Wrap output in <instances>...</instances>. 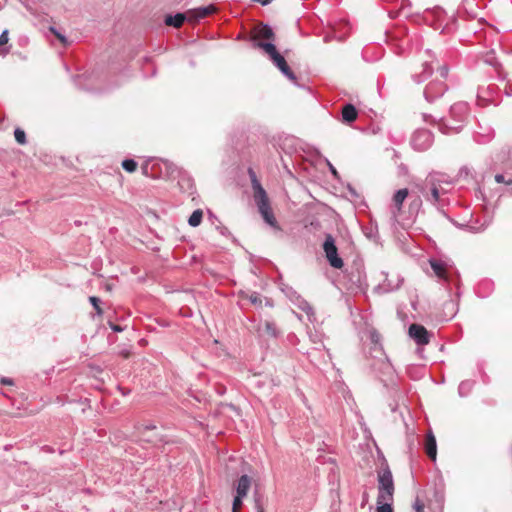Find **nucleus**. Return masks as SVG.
I'll return each instance as SVG.
<instances>
[{"label":"nucleus","instance_id":"6ab92c4d","mask_svg":"<svg viewBox=\"0 0 512 512\" xmlns=\"http://www.w3.org/2000/svg\"><path fill=\"white\" fill-rule=\"evenodd\" d=\"M358 116L357 110L354 105L346 104L342 109V119L346 123H352Z\"/></svg>","mask_w":512,"mask_h":512},{"label":"nucleus","instance_id":"603ef678","mask_svg":"<svg viewBox=\"0 0 512 512\" xmlns=\"http://www.w3.org/2000/svg\"><path fill=\"white\" fill-rule=\"evenodd\" d=\"M506 94H507L508 96H511V95H512V90H508V92H506Z\"/></svg>","mask_w":512,"mask_h":512},{"label":"nucleus","instance_id":"3c124183","mask_svg":"<svg viewBox=\"0 0 512 512\" xmlns=\"http://www.w3.org/2000/svg\"><path fill=\"white\" fill-rule=\"evenodd\" d=\"M506 94H507L508 96H511V95H512V90H508V92H506Z\"/></svg>","mask_w":512,"mask_h":512},{"label":"nucleus","instance_id":"37998d69","mask_svg":"<svg viewBox=\"0 0 512 512\" xmlns=\"http://www.w3.org/2000/svg\"><path fill=\"white\" fill-rule=\"evenodd\" d=\"M217 229L220 231L222 235H225L228 232V229L226 227H217Z\"/></svg>","mask_w":512,"mask_h":512},{"label":"nucleus","instance_id":"de8ad7c7","mask_svg":"<svg viewBox=\"0 0 512 512\" xmlns=\"http://www.w3.org/2000/svg\"><path fill=\"white\" fill-rule=\"evenodd\" d=\"M97 313H98V317H100L102 315V310H101V308L99 306H98Z\"/></svg>","mask_w":512,"mask_h":512},{"label":"nucleus","instance_id":"c03bdc74","mask_svg":"<svg viewBox=\"0 0 512 512\" xmlns=\"http://www.w3.org/2000/svg\"><path fill=\"white\" fill-rule=\"evenodd\" d=\"M390 407H391V411L395 412L397 409V404H393V405L391 404Z\"/></svg>","mask_w":512,"mask_h":512},{"label":"nucleus","instance_id":"9b49d317","mask_svg":"<svg viewBox=\"0 0 512 512\" xmlns=\"http://www.w3.org/2000/svg\"><path fill=\"white\" fill-rule=\"evenodd\" d=\"M447 90L446 84L441 80L431 81L424 90V97L428 102H433L441 97Z\"/></svg>","mask_w":512,"mask_h":512},{"label":"nucleus","instance_id":"dca6fc26","mask_svg":"<svg viewBox=\"0 0 512 512\" xmlns=\"http://www.w3.org/2000/svg\"><path fill=\"white\" fill-rule=\"evenodd\" d=\"M251 486V478L248 475H242L236 485V495L246 497Z\"/></svg>","mask_w":512,"mask_h":512},{"label":"nucleus","instance_id":"79ce46f5","mask_svg":"<svg viewBox=\"0 0 512 512\" xmlns=\"http://www.w3.org/2000/svg\"><path fill=\"white\" fill-rule=\"evenodd\" d=\"M89 301L92 304V306L96 309V296H90Z\"/></svg>","mask_w":512,"mask_h":512},{"label":"nucleus","instance_id":"b1692460","mask_svg":"<svg viewBox=\"0 0 512 512\" xmlns=\"http://www.w3.org/2000/svg\"><path fill=\"white\" fill-rule=\"evenodd\" d=\"M484 62L490 66L497 68L500 64L495 56V52L489 51L484 56Z\"/></svg>","mask_w":512,"mask_h":512},{"label":"nucleus","instance_id":"f257e3e1","mask_svg":"<svg viewBox=\"0 0 512 512\" xmlns=\"http://www.w3.org/2000/svg\"><path fill=\"white\" fill-rule=\"evenodd\" d=\"M444 184H450L447 175L439 172H431L426 176L423 182L417 184V188L426 201L439 207L442 202L441 196L446 194V190L443 187Z\"/></svg>","mask_w":512,"mask_h":512},{"label":"nucleus","instance_id":"2eb2a0df","mask_svg":"<svg viewBox=\"0 0 512 512\" xmlns=\"http://www.w3.org/2000/svg\"><path fill=\"white\" fill-rule=\"evenodd\" d=\"M421 71L418 72L417 70H415L412 74V78L414 80V82L420 84L422 83L423 81H425L431 74H432V71H433V68L431 66V62L428 61V60H425L422 64H421Z\"/></svg>","mask_w":512,"mask_h":512},{"label":"nucleus","instance_id":"c85d7f7f","mask_svg":"<svg viewBox=\"0 0 512 512\" xmlns=\"http://www.w3.org/2000/svg\"><path fill=\"white\" fill-rule=\"evenodd\" d=\"M243 496L236 495L232 504V512H239V508L242 505Z\"/></svg>","mask_w":512,"mask_h":512},{"label":"nucleus","instance_id":"aec40b11","mask_svg":"<svg viewBox=\"0 0 512 512\" xmlns=\"http://www.w3.org/2000/svg\"><path fill=\"white\" fill-rule=\"evenodd\" d=\"M256 36L258 38L273 40L275 37V34H274L271 26H269L268 24H262L257 27Z\"/></svg>","mask_w":512,"mask_h":512},{"label":"nucleus","instance_id":"f704fd0d","mask_svg":"<svg viewBox=\"0 0 512 512\" xmlns=\"http://www.w3.org/2000/svg\"><path fill=\"white\" fill-rule=\"evenodd\" d=\"M412 5L410 0H401L400 12L405 13V10L410 8Z\"/></svg>","mask_w":512,"mask_h":512},{"label":"nucleus","instance_id":"7c9ffc66","mask_svg":"<svg viewBox=\"0 0 512 512\" xmlns=\"http://www.w3.org/2000/svg\"><path fill=\"white\" fill-rule=\"evenodd\" d=\"M50 31L57 37V39L66 46L68 44L67 39L64 35L59 33L54 27H50Z\"/></svg>","mask_w":512,"mask_h":512},{"label":"nucleus","instance_id":"a211bd4d","mask_svg":"<svg viewBox=\"0 0 512 512\" xmlns=\"http://www.w3.org/2000/svg\"><path fill=\"white\" fill-rule=\"evenodd\" d=\"M425 450H426V454L428 455V457L430 459H432L433 461H435L436 455H437V445H436V439L432 433H429L427 435L426 443H425Z\"/></svg>","mask_w":512,"mask_h":512},{"label":"nucleus","instance_id":"f3484780","mask_svg":"<svg viewBox=\"0 0 512 512\" xmlns=\"http://www.w3.org/2000/svg\"><path fill=\"white\" fill-rule=\"evenodd\" d=\"M185 20H188V11L186 13H177L174 16L168 15L165 18V24L179 28L182 26Z\"/></svg>","mask_w":512,"mask_h":512},{"label":"nucleus","instance_id":"8fccbe9b","mask_svg":"<svg viewBox=\"0 0 512 512\" xmlns=\"http://www.w3.org/2000/svg\"><path fill=\"white\" fill-rule=\"evenodd\" d=\"M506 185H512V179H509L508 182H506Z\"/></svg>","mask_w":512,"mask_h":512},{"label":"nucleus","instance_id":"4c0bfd02","mask_svg":"<svg viewBox=\"0 0 512 512\" xmlns=\"http://www.w3.org/2000/svg\"><path fill=\"white\" fill-rule=\"evenodd\" d=\"M439 74L442 78H446L447 75H448V67L447 66H442L440 67L439 69Z\"/></svg>","mask_w":512,"mask_h":512},{"label":"nucleus","instance_id":"5fc2aeb1","mask_svg":"<svg viewBox=\"0 0 512 512\" xmlns=\"http://www.w3.org/2000/svg\"><path fill=\"white\" fill-rule=\"evenodd\" d=\"M146 428L147 429H153V428H155V426H147Z\"/></svg>","mask_w":512,"mask_h":512},{"label":"nucleus","instance_id":"a18cd8bd","mask_svg":"<svg viewBox=\"0 0 512 512\" xmlns=\"http://www.w3.org/2000/svg\"><path fill=\"white\" fill-rule=\"evenodd\" d=\"M330 170H331V172H332L334 175H336V174H337L336 169H335L331 164H330Z\"/></svg>","mask_w":512,"mask_h":512},{"label":"nucleus","instance_id":"c756f323","mask_svg":"<svg viewBox=\"0 0 512 512\" xmlns=\"http://www.w3.org/2000/svg\"><path fill=\"white\" fill-rule=\"evenodd\" d=\"M400 286V282H398L396 285L392 286L390 285V283H383L379 286V288L383 291V292H390V291H393L397 288H399Z\"/></svg>","mask_w":512,"mask_h":512},{"label":"nucleus","instance_id":"6e6552de","mask_svg":"<svg viewBox=\"0 0 512 512\" xmlns=\"http://www.w3.org/2000/svg\"><path fill=\"white\" fill-rule=\"evenodd\" d=\"M434 137L427 129H417L411 138V145L414 150L425 151L433 144Z\"/></svg>","mask_w":512,"mask_h":512},{"label":"nucleus","instance_id":"bb28decb","mask_svg":"<svg viewBox=\"0 0 512 512\" xmlns=\"http://www.w3.org/2000/svg\"><path fill=\"white\" fill-rule=\"evenodd\" d=\"M377 512H393L392 502H382L377 504Z\"/></svg>","mask_w":512,"mask_h":512},{"label":"nucleus","instance_id":"39448f33","mask_svg":"<svg viewBox=\"0 0 512 512\" xmlns=\"http://www.w3.org/2000/svg\"><path fill=\"white\" fill-rule=\"evenodd\" d=\"M377 480V504L382 502H393L395 486L392 472L387 464H385V466L380 471H378Z\"/></svg>","mask_w":512,"mask_h":512},{"label":"nucleus","instance_id":"ea45409f","mask_svg":"<svg viewBox=\"0 0 512 512\" xmlns=\"http://www.w3.org/2000/svg\"><path fill=\"white\" fill-rule=\"evenodd\" d=\"M414 509H415L416 511L420 512V511L423 509V504H422V503H420L419 501H416V502L414 503Z\"/></svg>","mask_w":512,"mask_h":512},{"label":"nucleus","instance_id":"864d4df0","mask_svg":"<svg viewBox=\"0 0 512 512\" xmlns=\"http://www.w3.org/2000/svg\"><path fill=\"white\" fill-rule=\"evenodd\" d=\"M257 512H264V510H263V508L258 507V511Z\"/></svg>","mask_w":512,"mask_h":512},{"label":"nucleus","instance_id":"2f4dec72","mask_svg":"<svg viewBox=\"0 0 512 512\" xmlns=\"http://www.w3.org/2000/svg\"><path fill=\"white\" fill-rule=\"evenodd\" d=\"M422 119L425 123H429V124H437L438 125V123H439V120L437 121L434 116H432L431 114H427V113H422Z\"/></svg>","mask_w":512,"mask_h":512},{"label":"nucleus","instance_id":"cd10ccee","mask_svg":"<svg viewBox=\"0 0 512 512\" xmlns=\"http://www.w3.org/2000/svg\"><path fill=\"white\" fill-rule=\"evenodd\" d=\"M265 330L269 335L274 336V337L277 336L276 326L273 322H269V321L265 322Z\"/></svg>","mask_w":512,"mask_h":512},{"label":"nucleus","instance_id":"412c9836","mask_svg":"<svg viewBox=\"0 0 512 512\" xmlns=\"http://www.w3.org/2000/svg\"><path fill=\"white\" fill-rule=\"evenodd\" d=\"M429 262H430V266H431L434 274L439 279H446V268H445V265L441 261L435 260V259H432Z\"/></svg>","mask_w":512,"mask_h":512},{"label":"nucleus","instance_id":"09e8293b","mask_svg":"<svg viewBox=\"0 0 512 512\" xmlns=\"http://www.w3.org/2000/svg\"><path fill=\"white\" fill-rule=\"evenodd\" d=\"M142 170H143V173H144V174H147V167H146V166H145V167H142Z\"/></svg>","mask_w":512,"mask_h":512},{"label":"nucleus","instance_id":"a19ab883","mask_svg":"<svg viewBox=\"0 0 512 512\" xmlns=\"http://www.w3.org/2000/svg\"><path fill=\"white\" fill-rule=\"evenodd\" d=\"M1 383H2V384H5V385H12V384H13V381H12L11 379L2 378V379H1Z\"/></svg>","mask_w":512,"mask_h":512},{"label":"nucleus","instance_id":"7ed1b4c3","mask_svg":"<svg viewBox=\"0 0 512 512\" xmlns=\"http://www.w3.org/2000/svg\"><path fill=\"white\" fill-rule=\"evenodd\" d=\"M468 105L465 102H457L449 109L447 117L439 119L438 128L444 134L458 133L467 118Z\"/></svg>","mask_w":512,"mask_h":512},{"label":"nucleus","instance_id":"a878e982","mask_svg":"<svg viewBox=\"0 0 512 512\" xmlns=\"http://www.w3.org/2000/svg\"><path fill=\"white\" fill-rule=\"evenodd\" d=\"M14 136H15V140L20 145L26 144V134H25L24 130H22L20 128H16L15 131H14Z\"/></svg>","mask_w":512,"mask_h":512},{"label":"nucleus","instance_id":"4468645a","mask_svg":"<svg viewBox=\"0 0 512 512\" xmlns=\"http://www.w3.org/2000/svg\"><path fill=\"white\" fill-rule=\"evenodd\" d=\"M215 11H216V7L212 4L208 5L206 7H199V8L188 10V21L196 22V21L203 19L206 16L214 13Z\"/></svg>","mask_w":512,"mask_h":512},{"label":"nucleus","instance_id":"393cba45","mask_svg":"<svg viewBox=\"0 0 512 512\" xmlns=\"http://www.w3.org/2000/svg\"><path fill=\"white\" fill-rule=\"evenodd\" d=\"M122 167L127 172H134L137 169V162L133 159H125L122 162Z\"/></svg>","mask_w":512,"mask_h":512},{"label":"nucleus","instance_id":"e433bc0d","mask_svg":"<svg viewBox=\"0 0 512 512\" xmlns=\"http://www.w3.org/2000/svg\"><path fill=\"white\" fill-rule=\"evenodd\" d=\"M495 181L497 183H504V184H506V182H508V180L505 179L503 174H496L495 175Z\"/></svg>","mask_w":512,"mask_h":512},{"label":"nucleus","instance_id":"c9c22d12","mask_svg":"<svg viewBox=\"0 0 512 512\" xmlns=\"http://www.w3.org/2000/svg\"><path fill=\"white\" fill-rule=\"evenodd\" d=\"M249 300L253 303V304H261V299L259 297V295L257 293H252L250 296H249Z\"/></svg>","mask_w":512,"mask_h":512},{"label":"nucleus","instance_id":"9d476101","mask_svg":"<svg viewBox=\"0 0 512 512\" xmlns=\"http://www.w3.org/2000/svg\"><path fill=\"white\" fill-rule=\"evenodd\" d=\"M409 336L416 342L417 345L423 346L430 342L432 334L420 324H411L408 330Z\"/></svg>","mask_w":512,"mask_h":512},{"label":"nucleus","instance_id":"58836bf2","mask_svg":"<svg viewBox=\"0 0 512 512\" xmlns=\"http://www.w3.org/2000/svg\"><path fill=\"white\" fill-rule=\"evenodd\" d=\"M432 13L436 16V17H440V15L443 13L442 9L439 8V7H436L432 10Z\"/></svg>","mask_w":512,"mask_h":512},{"label":"nucleus","instance_id":"ddd939ff","mask_svg":"<svg viewBox=\"0 0 512 512\" xmlns=\"http://www.w3.org/2000/svg\"><path fill=\"white\" fill-rule=\"evenodd\" d=\"M107 326L113 333L122 332L126 329V326L114 323L110 317L102 318L100 326H98V334L106 335L109 342H114V339L110 333H107Z\"/></svg>","mask_w":512,"mask_h":512},{"label":"nucleus","instance_id":"4be33fe9","mask_svg":"<svg viewBox=\"0 0 512 512\" xmlns=\"http://www.w3.org/2000/svg\"><path fill=\"white\" fill-rule=\"evenodd\" d=\"M422 208V199L419 195L411 199L409 203V213L417 215Z\"/></svg>","mask_w":512,"mask_h":512},{"label":"nucleus","instance_id":"473e14b6","mask_svg":"<svg viewBox=\"0 0 512 512\" xmlns=\"http://www.w3.org/2000/svg\"><path fill=\"white\" fill-rule=\"evenodd\" d=\"M472 384L471 382L469 381H465V382H462L460 385H459V394L460 395H464V391L465 390H469L471 388Z\"/></svg>","mask_w":512,"mask_h":512},{"label":"nucleus","instance_id":"72a5a7b5","mask_svg":"<svg viewBox=\"0 0 512 512\" xmlns=\"http://www.w3.org/2000/svg\"><path fill=\"white\" fill-rule=\"evenodd\" d=\"M8 41H9L8 30H5L0 35V47L6 45L8 43Z\"/></svg>","mask_w":512,"mask_h":512},{"label":"nucleus","instance_id":"423d86ee","mask_svg":"<svg viewBox=\"0 0 512 512\" xmlns=\"http://www.w3.org/2000/svg\"><path fill=\"white\" fill-rule=\"evenodd\" d=\"M369 339L372 343L371 352L375 353L374 357L378 358L383 356V359H380V369L384 374L392 373V366L389 363L387 357L385 356L382 344H381V335L375 330L372 329L369 331Z\"/></svg>","mask_w":512,"mask_h":512},{"label":"nucleus","instance_id":"20e7f679","mask_svg":"<svg viewBox=\"0 0 512 512\" xmlns=\"http://www.w3.org/2000/svg\"><path fill=\"white\" fill-rule=\"evenodd\" d=\"M254 47L262 49L285 77L293 82L297 80L296 75L290 69L285 58L277 51L276 46L272 42H256Z\"/></svg>","mask_w":512,"mask_h":512},{"label":"nucleus","instance_id":"1a4fd4ad","mask_svg":"<svg viewBox=\"0 0 512 512\" xmlns=\"http://www.w3.org/2000/svg\"><path fill=\"white\" fill-rule=\"evenodd\" d=\"M288 299L297 306L300 310L304 311L308 317L314 315L312 306L293 288L288 287L284 290Z\"/></svg>","mask_w":512,"mask_h":512},{"label":"nucleus","instance_id":"5701e85b","mask_svg":"<svg viewBox=\"0 0 512 512\" xmlns=\"http://www.w3.org/2000/svg\"><path fill=\"white\" fill-rule=\"evenodd\" d=\"M203 218V212L200 209H196L193 211V213L190 215L188 219V224L192 227H197L200 225Z\"/></svg>","mask_w":512,"mask_h":512},{"label":"nucleus","instance_id":"f03ea898","mask_svg":"<svg viewBox=\"0 0 512 512\" xmlns=\"http://www.w3.org/2000/svg\"><path fill=\"white\" fill-rule=\"evenodd\" d=\"M248 174L252 184L254 201L260 215L269 226L276 230H280L277 220L273 214L267 193L257 179L256 173L253 169L249 168Z\"/></svg>","mask_w":512,"mask_h":512},{"label":"nucleus","instance_id":"f8f14e48","mask_svg":"<svg viewBox=\"0 0 512 512\" xmlns=\"http://www.w3.org/2000/svg\"><path fill=\"white\" fill-rule=\"evenodd\" d=\"M408 195L409 191L407 188L399 189L394 193L391 208V214L394 218H397L401 214L403 203Z\"/></svg>","mask_w":512,"mask_h":512},{"label":"nucleus","instance_id":"0eeeda50","mask_svg":"<svg viewBox=\"0 0 512 512\" xmlns=\"http://www.w3.org/2000/svg\"><path fill=\"white\" fill-rule=\"evenodd\" d=\"M323 250L329 264L336 269H341L344 265L342 258L338 255V249L335 245V239L331 234H326L323 243Z\"/></svg>","mask_w":512,"mask_h":512},{"label":"nucleus","instance_id":"49530a36","mask_svg":"<svg viewBox=\"0 0 512 512\" xmlns=\"http://www.w3.org/2000/svg\"><path fill=\"white\" fill-rule=\"evenodd\" d=\"M7 52H8V50H6V49H1V50H0V55H5Z\"/></svg>","mask_w":512,"mask_h":512}]
</instances>
